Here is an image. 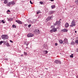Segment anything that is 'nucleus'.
<instances>
[{
	"instance_id": "nucleus-12",
	"label": "nucleus",
	"mask_w": 78,
	"mask_h": 78,
	"mask_svg": "<svg viewBox=\"0 0 78 78\" xmlns=\"http://www.w3.org/2000/svg\"><path fill=\"white\" fill-rule=\"evenodd\" d=\"M54 62H55V63H56V64H58L59 61L58 60H56Z\"/></svg>"
},
{
	"instance_id": "nucleus-38",
	"label": "nucleus",
	"mask_w": 78,
	"mask_h": 78,
	"mask_svg": "<svg viewBox=\"0 0 78 78\" xmlns=\"http://www.w3.org/2000/svg\"><path fill=\"white\" fill-rule=\"evenodd\" d=\"M55 46H56L58 45V44L55 43Z\"/></svg>"
},
{
	"instance_id": "nucleus-31",
	"label": "nucleus",
	"mask_w": 78,
	"mask_h": 78,
	"mask_svg": "<svg viewBox=\"0 0 78 78\" xmlns=\"http://www.w3.org/2000/svg\"><path fill=\"white\" fill-rule=\"evenodd\" d=\"M76 43L77 44H78V40H76Z\"/></svg>"
},
{
	"instance_id": "nucleus-5",
	"label": "nucleus",
	"mask_w": 78,
	"mask_h": 78,
	"mask_svg": "<svg viewBox=\"0 0 78 78\" xmlns=\"http://www.w3.org/2000/svg\"><path fill=\"white\" fill-rule=\"evenodd\" d=\"M53 19V18H52V16H49L46 19V22H47L48 21V20H51V19Z\"/></svg>"
},
{
	"instance_id": "nucleus-41",
	"label": "nucleus",
	"mask_w": 78,
	"mask_h": 78,
	"mask_svg": "<svg viewBox=\"0 0 78 78\" xmlns=\"http://www.w3.org/2000/svg\"><path fill=\"white\" fill-rule=\"evenodd\" d=\"M10 42H11L12 43L13 42H12V41L11 40H10Z\"/></svg>"
},
{
	"instance_id": "nucleus-40",
	"label": "nucleus",
	"mask_w": 78,
	"mask_h": 78,
	"mask_svg": "<svg viewBox=\"0 0 78 78\" xmlns=\"http://www.w3.org/2000/svg\"><path fill=\"white\" fill-rule=\"evenodd\" d=\"M8 21H11V19H9L8 20Z\"/></svg>"
},
{
	"instance_id": "nucleus-35",
	"label": "nucleus",
	"mask_w": 78,
	"mask_h": 78,
	"mask_svg": "<svg viewBox=\"0 0 78 78\" xmlns=\"http://www.w3.org/2000/svg\"><path fill=\"white\" fill-rule=\"evenodd\" d=\"M40 11H38L37 12V14H39V13H40Z\"/></svg>"
},
{
	"instance_id": "nucleus-27",
	"label": "nucleus",
	"mask_w": 78,
	"mask_h": 78,
	"mask_svg": "<svg viewBox=\"0 0 78 78\" xmlns=\"http://www.w3.org/2000/svg\"><path fill=\"white\" fill-rule=\"evenodd\" d=\"M12 27L13 28H16V26L13 25H12Z\"/></svg>"
},
{
	"instance_id": "nucleus-50",
	"label": "nucleus",
	"mask_w": 78,
	"mask_h": 78,
	"mask_svg": "<svg viewBox=\"0 0 78 78\" xmlns=\"http://www.w3.org/2000/svg\"><path fill=\"white\" fill-rule=\"evenodd\" d=\"M6 1H7V0H5Z\"/></svg>"
},
{
	"instance_id": "nucleus-14",
	"label": "nucleus",
	"mask_w": 78,
	"mask_h": 78,
	"mask_svg": "<svg viewBox=\"0 0 78 78\" xmlns=\"http://www.w3.org/2000/svg\"><path fill=\"white\" fill-rule=\"evenodd\" d=\"M59 42L60 43V44H62V43H63V41H62V40H59Z\"/></svg>"
},
{
	"instance_id": "nucleus-23",
	"label": "nucleus",
	"mask_w": 78,
	"mask_h": 78,
	"mask_svg": "<svg viewBox=\"0 0 78 78\" xmlns=\"http://www.w3.org/2000/svg\"><path fill=\"white\" fill-rule=\"evenodd\" d=\"M73 54H72V55H70V58H73Z\"/></svg>"
},
{
	"instance_id": "nucleus-7",
	"label": "nucleus",
	"mask_w": 78,
	"mask_h": 78,
	"mask_svg": "<svg viewBox=\"0 0 78 78\" xmlns=\"http://www.w3.org/2000/svg\"><path fill=\"white\" fill-rule=\"evenodd\" d=\"M67 30L66 29H63L61 30V32L63 33H65V32H67Z\"/></svg>"
},
{
	"instance_id": "nucleus-45",
	"label": "nucleus",
	"mask_w": 78,
	"mask_h": 78,
	"mask_svg": "<svg viewBox=\"0 0 78 78\" xmlns=\"http://www.w3.org/2000/svg\"><path fill=\"white\" fill-rule=\"evenodd\" d=\"M23 55H21V56H23Z\"/></svg>"
},
{
	"instance_id": "nucleus-22",
	"label": "nucleus",
	"mask_w": 78,
	"mask_h": 78,
	"mask_svg": "<svg viewBox=\"0 0 78 78\" xmlns=\"http://www.w3.org/2000/svg\"><path fill=\"white\" fill-rule=\"evenodd\" d=\"M2 43H3V41H1L0 42V45H1Z\"/></svg>"
},
{
	"instance_id": "nucleus-13",
	"label": "nucleus",
	"mask_w": 78,
	"mask_h": 78,
	"mask_svg": "<svg viewBox=\"0 0 78 78\" xmlns=\"http://www.w3.org/2000/svg\"><path fill=\"white\" fill-rule=\"evenodd\" d=\"M53 29V31L54 32H56L57 31V30L56 28H54Z\"/></svg>"
},
{
	"instance_id": "nucleus-24",
	"label": "nucleus",
	"mask_w": 78,
	"mask_h": 78,
	"mask_svg": "<svg viewBox=\"0 0 78 78\" xmlns=\"http://www.w3.org/2000/svg\"><path fill=\"white\" fill-rule=\"evenodd\" d=\"M7 46H8V47H9L10 46L9 44V43H7Z\"/></svg>"
},
{
	"instance_id": "nucleus-49",
	"label": "nucleus",
	"mask_w": 78,
	"mask_h": 78,
	"mask_svg": "<svg viewBox=\"0 0 78 78\" xmlns=\"http://www.w3.org/2000/svg\"><path fill=\"white\" fill-rule=\"evenodd\" d=\"M75 33H76V31H75Z\"/></svg>"
},
{
	"instance_id": "nucleus-34",
	"label": "nucleus",
	"mask_w": 78,
	"mask_h": 78,
	"mask_svg": "<svg viewBox=\"0 0 78 78\" xmlns=\"http://www.w3.org/2000/svg\"><path fill=\"white\" fill-rule=\"evenodd\" d=\"M58 62H59V64H61V61H58Z\"/></svg>"
},
{
	"instance_id": "nucleus-48",
	"label": "nucleus",
	"mask_w": 78,
	"mask_h": 78,
	"mask_svg": "<svg viewBox=\"0 0 78 78\" xmlns=\"http://www.w3.org/2000/svg\"><path fill=\"white\" fill-rule=\"evenodd\" d=\"M45 69H47V70H48V68H45Z\"/></svg>"
},
{
	"instance_id": "nucleus-17",
	"label": "nucleus",
	"mask_w": 78,
	"mask_h": 78,
	"mask_svg": "<svg viewBox=\"0 0 78 78\" xmlns=\"http://www.w3.org/2000/svg\"><path fill=\"white\" fill-rule=\"evenodd\" d=\"M2 22L3 23H5V20H2Z\"/></svg>"
},
{
	"instance_id": "nucleus-16",
	"label": "nucleus",
	"mask_w": 78,
	"mask_h": 78,
	"mask_svg": "<svg viewBox=\"0 0 78 78\" xmlns=\"http://www.w3.org/2000/svg\"><path fill=\"white\" fill-rule=\"evenodd\" d=\"M4 3H5V4H6V3H8V2L5 0L4 2Z\"/></svg>"
},
{
	"instance_id": "nucleus-44",
	"label": "nucleus",
	"mask_w": 78,
	"mask_h": 78,
	"mask_svg": "<svg viewBox=\"0 0 78 78\" xmlns=\"http://www.w3.org/2000/svg\"><path fill=\"white\" fill-rule=\"evenodd\" d=\"M2 23V21H1V20H0V23Z\"/></svg>"
},
{
	"instance_id": "nucleus-51",
	"label": "nucleus",
	"mask_w": 78,
	"mask_h": 78,
	"mask_svg": "<svg viewBox=\"0 0 78 78\" xmlns=\"http://www.w3.org/2000/svg\"><path fill=\"white\" fill-rule=\"evenodd\" d=\"M60 20H61V19Z\"/></svg>"
},
{
	"instance_id": "nucleus-42",
	"label": "nucleus",
	"mask_w": 78,
	"mask_h": 78,
	"mask_svg": "<svg viewBox=\"0 0 78 78\" xmlns=\"http://www.w3.org/2000/svg\"><path fill=\"white\" fill-rule=\"evenodd\" d=\"M7 12H10V10H8L7 11Z\"/></svg>"
},
{
	"instance_id": "nucleus-21",
	"label": "nucleus",
	"mask_w": 78,
	"mask_h": 78,
	"mask_svg": "<svg viewBox=\"0 0 78 78\" xmlns=\"http://www.w3.org/2000/svg\"><path fill=\"white\" fill-rule=\"evenodd\" d=\"M55 28V26H51V28H52V29H53Z\"/></svg>"
},
{
	"instance_id": "nucleus-25",
	"label": "nucleus",
	"mask_w": 78,
	"mask_h": 78,
	"mask_svg": "<svg viewBox=\"0 0 78 78\" xmlns=\"http://www.w3.org/2000/svg\"><path fill=\"white\" fill-rule=\"evenodd\" d=\"M12 5H14V4L15 3H14V1L12 2Z\"/></svg>"
},
{
	"instance_id": "nucleus-33",
	"label": "nucleus",
	"mask_w": 78,
	"mask_h": 78,
	"mask_svg": "<svg viewBox=\"0 0 78 78\" xmlns=\"http://www.w3.org/2000/svg\"><path fill=\"white\" fill-rule=\"evenodd\" d=\"M27 53L26 52H24V55H27Z\"/></svg>"
},
{
	"instance_id": "nucleus-43",
	"label": "nucleus",
	"mask_w": 78,
	"mask_h": 78,
	"mask_svg": "<svg viewBox=\"0 0 78 78\" xmlns=\"http://www.w3.org/2000/svg\"><path fill=\"white\" fill-rule=\"evenodd\" d=\"M57 28L58 29L60 28V27H57Z\"/></svg>"
},
{
	"instance_id": "nucleus-47",
	"label": "nucleus",
	"mask_w": 78,
	"mask_h": 78,
	"mask_svg": "<svg viewBox=\"0 0 78 78\" xmlns=\"http://www.w3.org/2000/svg\"><path fill=\"white\" fill-rule=\"evenodd\" d=\"M51 1H54V0H51Z\"/></svg>"
},
{
	"instance_id": "nucleus-10",
	"label": "nucleus",
	"mask_w": 78,
	"mask_h": 78,
	"mask_svg": "<svg viewBox=\"0 0 78 78\" xmlns=\"http://www.w3.org/2000/svg\"><path fill=\"white\" fill-rule=\"evenodd\" d=\"M43 52L44 55H46V54L48 53V51H44Z\"/></svg>"
},
{
	"instance_id": "nucleus-37",
	"label": "nucleus",
	"mask_w": 78,
	"mask_h": 78,
	"mask_svg": "<svg viewBox=\"0 0 78 78\" xmlns=\"http://www.w3.org/2000/svg\"><path fill=\"white\" fill-rule=\"evenodd\" d=\"M30 3H31V4H33V3L31 2V1H30Z\"/></svg>"
},
{
	"instance_id": "nucleus-6",
	"label": "nucleus",
	"mask_w": 78,
	"mask_h": 78,
	"mask_svg": "<svg viewBox=\"0 0 78 78\" xmlns=\"http://www.w3.org/2000/svg\"><path fill=\"white\" fill-rule=\"evenodd\" d=\"M61 23V22L60 21H58V22H56V23H55V25H57V26H59V25Z\"/></svg>"
},
{
	"instance_id": "nucleus-2",
	"label": "nucleus",
	"mask_w": 78,
	"mask_h": 78,
	"mask_svg": "<svg viewBox=\"0 0 78 78\" xmlns=\"http://www.w3.org/2000/svg\"><path fill=\"white\" fill-rule=\"evenodd\" d=\"M34 32L35 34H39L40 33L39 30L37 29H35Z\"/></svg>"
},
{
	"instance_id": "nucleus-29",
	"label": "nucleus",
	"mask_w": 78,
	"mask_h": 78,
	"mask_svg": "<svg viewBox=\"0 0 78 78\" xmlns=\"http://www.w3.org/2000/svg\"><path fill=\"white\" fill-rule=\"evenodd\" d=\"M29 22H30V23H33V22L31 21V20H29Z\"/></svg>"
},
{
	"instance_id": "nucleus-1",
	"label": "nucleus",
	"mask_w": 78,
	"mask_h": 78,
	"mask_svg": "<svg viewBox=\"0 0 78 78\" xmlns=\"http://www.w3.org/2000/svg\"><path fill=\"white\" fill-rule=\"evenodd\" d=\"M2 39H6L8 38L7 35H2Z\"/></svg>"
},
{
	"instance_id": "nucleus-11",
	"label": "nucleus",
	"mask_w": 78,
	"mask_h": 78,
	"mask_svg": "<svg viewBox=\"0 0 78 78\" xmlns=\"http://www.w3.org/2000/svg\"><path fill=\"white\" fill-rule=\"evenodd\" d=\"M69 26V23H66L65 25V27L67 28V27H68Z\"/></svg>"
},
{
	"instance_id": "nucleus-36",
	"label": "nucleus",
	"mask_w": 78,
	"mask_h": 78,
	"mask_svg": "<svg viewBox=\"0 0 78 78\" xmlns=\"http://www.w3.org/2000/svg\"><path fill=\"white\" fill-rule=\"evenodd\" d=\"M26 44L27 45H28L29 44V43H26Z\"/></svg>"
},
{
	"instance_id": "nucleus-15",
	"label": "nucleus",
	"mask_w": 78,
	"mask_h": 78,
	"mask_svg": "<svg viewBox=\"0 0 78 78\" xmlns=\"http://www.w3.org/2000/svg\"><path fill=\"white\" fill-rule=\"evenodd\" d=\"M54 12H55V11H51L50 12V13L51 14H53V13H54Z\"/></svg>"
},
{
	"instance_id": "nucleus-20",
	"label": "nucleus",
	"mask_w": 78,
	"mask_h": 78,
	"mask_svg": "<svg viewBox=\"0 0 78 78\" xmlns=\"http://www.w3.org/2000/svg\"><path fill=\"white\" fill-rule=\"evenodd\" d=\"M75 3H76V4H77V5H78V0H76L75 1Z\"/></svg>"
},
{
	"instance_id": "nucleus-26",
	"label": "nucleus",
	"mask_w": 78,
	"mask_h": 78,
	"mask_svg": "<svg viewBox=\"0 0 78 78\" xmlns=\"http://www.w3.org/2000/svg\"><path fill=\"white\" fill-rule=\"evenodd\" d=\"M10 3H9V4H7V6H10Z\"/></svg>"
},
{
	"instance_id": "nucleus-19",
	"label": "nucleus",
	"mask_w": 78,
	"mask_h": 78,
	"mask_svg": "<svg viewBox=\"0 0 78 78\" xmlns=\"http://www.w3.org/2000/svg\"><path fill=\"white\" fill-rule=\"evenodd\" d=\"M51 8H52L53 9V8H55V5H52L51 6Z\"/></svg>"
},
{
	"instance_id": "nucleus-9",
	"label": "nucleus",
	"mask_w": 78,
	"mask_h": 78,
	"mask_svg": "<svg viewBox=\"0 0 78 78\" xmlns=\"http://www.w3.org/2000/svg\"><path fill=\"white\" fill-rule=\"evenodd\" d=\"M16 22H17V23H20V24H21V23H22V22L20 21V20H16Z\"/></svg>"
},
{
	"instance_id": "nucleus-28",
	"label": "nucleus",
	"mask_w": 78,
	"mask_h": 78,
	"mask_svg": "<svg viewBox=\"0 0 78 78\" xmlns=\"http://www.w3.org/2000/svg\"><path fill=\"white\" fill-rule=\"evenodd\" d=\"M40 4H41V5H42V4H43V2H40Z\"/></svg>"
},
{
	"instance_id": "nucleus-39",
	"label": "nucleus",
	"mask_w": 78,
	"mask_h": 78,
	"mask_svg": "<svg viewBox=\"0 0 78 78\" xmlns=\"http://www.w3.org/2000/svg\"><path fill=\"white\" fill-rule=\"evenodd\" d=\"M9 3H10V5H12V2H9Z\"/></svg>"
},
{
	"instance_id": "nucleus-3",
	"label": "nucleus",
	"mask_w": 78,
	"mask_h": 78,
	"mask_svg": "<svg viewBox=\"0 0 78 78\" xmlns=\"http://www.w3.org/2000/svg\"><path fill=\"white\" fill-rule=\"evenodd\" d=\"M33 36H34V34H33L30 33L27 34V37H33Z\"/></svg>"
},
{
	"instance_id": "nucleus-4",
	"label": "nucleus",
	"mask_w": 78,
	"mask_h": 78,
	"mask_svg": "<svg viewBox=\"0 0 78 78\" xmlns=\"http://www.w3.org/2000/svg\"><path fill=\"white\" fill-rule=\"evenodd\" d=\"M72 25H70V27H74L75 25V21L73 20L72 21L71 23Z\"/></svg>"
},
{
	"instance_id": "nucleus-30",
	"label": "nucleus",
	"mask_w": 78,
	"mask_h": 78,
	"mask_svg": "<svg viewBox=\"0 0 78 78\" xmlns=\"http://www.w3.org/2000/svg\"><path fill=\"white\" fill-rule=\"evenodd\" d=\"M31 24H30L28 26V28H30V27H31Z\"/></svg>"
},
{
	"instance_id": "nucleus-32",
	"label": "nucleus",
	"mask_w": 78,
	"mask_h": 78,
	"mask_svg": "<svg viewBox=\"0 0 78 78\" xmlns=\"http://www.w3.org/2000/svg\"><path fill=\"white\" fill-rule=\"evenodd\" d=\"M73 44H74V42H72L71 43V44H72V45H73Z\"/></svg>"
},
{
	"instance_id": "nucleus-18",
	"label": "nucleus",
	"mask_w": 78,
	"mask_h": 78,
	"mask_svg": "<svg viewBox=\"0 0 78 78\" xmlns=\"http://www.w3.org/2000/svg\"><path fill=\"white\" fill-rule=\"evenodd\" d=\"M54 32L53 31V29H51V30H50V33H53Z\"/></svg>"
},
{
	"instance_id": "nucleus-46",
	"label": "nucleus",
	"mask_w": 78,
	"mask_h": 78,
	"mask_svg": "<svg viewBox=\"0 0 78 78\" xmlns=\"http://www.w3.org/2000/svg\"><path fill=\"white\" fill-rule=\"evenodd\" d=\"M76 77L77 78H78V75Z\"/></svg>"
},
{
	"instance_id": "nucleus-8",
	"label": "nucleus",
	"mask_w": 78,
	"mask_h": 78,
	"mask_svg": "<svg viewBox=\"0 0 78 78\" xmlns=\"http://www.w3.org/2000/svg\"><path fill=\"white\" fill-rule=\"evenodd\" d=\"M64 42H65V43H66V44H67V43H68V40L67 39L65 38L64 40Z\"/></svg>"
}]
</instances>
